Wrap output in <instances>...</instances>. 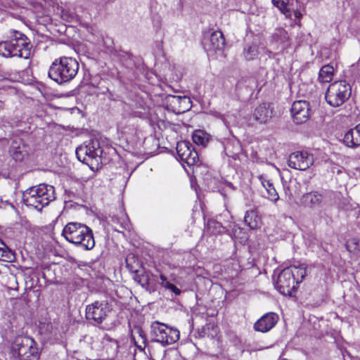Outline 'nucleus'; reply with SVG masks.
I'll return each instance as SVG.
<instances>
[{
    "instance_id": "obj_1",
    "label": "nucleus",
    "mask_w": 360,
    "mask_h": 360,
    "mask_svg": "<svg viewBox=\"0 0 360 360\" xmlns=\"http://www.w3.org/2000/svg\"><path fill=\"white\" fill-rule=\"evenodd\" d=\"M8 38V40L0 42V55L6 58H29L30 41L24 34L17 30H11Z\"/></svg>"
},
{
    "instance_id": "obj_2",
    "label": "nucleus",
    "mask_w": 360,
    "mask_h": 360,
    "mask_svg": "<svg viewBox=\"0 0 360 360\" xmlns=\"http://www.w3.org/2000/svg\"><path fill=\"white\" fill-rule=\"evenodd\" d=\"M62 235L68 242L81 246L84 250H89L95 246L92 231L85 224L68 223L63 228Z\"/></svg>"
},
{
    "instance_id": "obj_3",
    "label": "nucleus",
    "mask_w": 360,
    "mask_h": 360,
    "mask_svg": "<svg viewBox=\"0 0 360 360\" xmlns=\"http://www.w3.org/2000/svg\"><path fill=\"white\" fill-rule=\"evenodd\" d=\"M78 62L71 57H60L51 64L49 77L56 83L63 84L72 80L79 70Z\"/></svg>"
},
{
    "instance_id": "obj_4",
    "label": "nucleus",
    "mask_w": 360,
    "mask_h": 360,
    "mask_svg": "<svg viewBox=\"0 0 360 360\" xmlns=\"http://www.w3.org/2000/svg\"><path fill=\"white\" fill-rule=\"evenodd\" d=\"M55 198L53 186L44 184L31 187L23 194L25 204L27 206L33 207L39 211L48 205Z\"/></svg>"
},
{
    "instance_id": "obj_5",
    "label": "nucleus",
    "mask_w": 360,
    "mask_h": 360,
    "mask_svg": "<svg viewBox=\"0 0 360 360\" xmlns=\"http://www.w3.org/2000/svg\"><path fill=\"white\" fill-rule=\"evenodd\" d=\"M352 94V86L345 80L331 83L326 92V103L333 108L342 106L349 100Z\"/></svg>"
},
{
    "instance_id": "obj_6",
    "label": "nucleus",
    "mask_w": 360,
    "mask_h": 360,
    "mask_svg": "<svg viewBox=\"0 0 360 360\" xmlns=\"http://www.w3.org/2000/svg\"><path fill=\"white\" fill-rule=\"evenodd\" d=\"M150 328L154 341L163 346L172 345L179 339V331L177 329L168 327L159 321L153 322Z\"/></svg>"
},
{
    "instance_id": "obj_7",
    "label": "nucleus",
    "mask_w": 360,
    "mask_h": 360,
    "mask_svg": "<svg viewBox=\"0 0 360 360\" xmlns=\"http://www.w3.org/2000/svg\"><path fill=\"white\" fill-rule=\"evenodd\" d=\"M103 150L98 140H90L76 149L78 160L86 165H91L94 160L98 162Z\"/></svg>"
},
{
    "instance_id": "obj_8",
    "label": "nucleus",
    "mask_w": 360,
    "mask_h": 360,
    "mask_svg": "<svg viewBox=\"0 0 360 360\" xmlns=\"http://www.w3.org/2000/svg\"><path fill=\"white\" fill-rule=\"evenodd\" d=\"M225 39L220 31H214L210 36H205L202 46L208 55H213L222 51L225 46Z\"/></svg>"
},
{
    "instance_id": "obj_9",
    "label": "nucleus",
    "mask_w": 360,
    "mask_h": 360,
    "mask_svg": "<svg viewBox=\"0 0 360 360\" xmlns=\"http://www.w3.org/2000/svg\"><path fill=\"white\" fill-rule=\"evenodd\" d=\"M314 163V157L307 151H296L292 153L288 158V165L290 167L306 170Z\"/></svg>"
},
{
    "instance_id": "obj_10",
    "label": "nucleus",
    "mask_w": 360,
    "mask_h": 360,
    "mask_svg": "<svg viewBox=\"0 0 360 360\" xmlns=\"http://www.w3.org/2000/svg\"><path fill=\"white\" fill-rule=\"evenodd\" d=\"M177 154L183 162L188 166H194L199 162L198 153L194 150L192 144L188 141H181L176 145Z\"/></svg>"
},
{
    "instance_id": "obj_11",
    "label": "nucleus",
    "mask_w": 360,
    "mask_h": 360,
    "mask_svg": "<svg viewBox=\"0 0 360 360\" xmlns=\"http://www.w3.org/2000/svg\"><path fill=\"white\" fill-rule=\"evenodd\" d=\"M291 275V273L285 268L278 276L276 288L283 295L290 296L296 289L295 280Z\"/></svg>"
},
{
    "instance_id": "obj_12",
    "label": "nucleus",
    "mask_w": 360,
    "mask_h": 360,
    "mask_svg": "<svg viewBox=\"0 0 360 360\" xmlns=\"http://www.w3.org/2000/svg\"><path fill=\"white\" fill-rule=\"evenodd\" d=\"M274 108L271 103H263L258 105L250 115L249 121L258 124H265L272 117Z\"/></svg>"
},
{
    "instance_id": "obj_13",
    "label": "nucleus",
    "mask_w": 360,
    "mask_h": 360,
    "mask_svg": "<svg viewBox=\"0 0 360 360\" xmlns=\"http://www.w3.org/2000/svg\"><path fill=\"white\" fill-rule=\"evenodd\" d=\"M291 113L297 124L306 122L310 116L309 103L305 101H295L292 105Z\"/></svg>"
},
{
    "instance_id": "obj_14",
    "label": "nucleus",
    "mask_w": 360,
    "mask_h": 360,
    "mask_svg": "<svg viewBox=\"0 0 360 360\" xmlns=\"http://www.w3.org/2000/svg\"><path fill=\"white\" fill-rule=\"evenodd\" d=\"M106 316V304L103 302L96 301L86 307V318L87 320H91L96 323H101Z\"/></svg>"
},
{
    "instance_id": "obj_15",
    "label": "nucleus",
    "mask_w": 360,
    "mask_h": 360,
    "mask_svg": "<svg viewBox=\"0 0 360 360\" xmlns=\"http://www.w3.org/2000/svg\"><path fill=\"white\" fill-rule=\"evenodd\" d=\"M278 316L274 312H269L262 316L254 324V329L257 331L266 333L269 331L276 324Z\"/></svg>"
},
{
    "instance_id": "obj_16",
    "label": "nucleus",
    "mask_w": 360,
    "mask_h": 360,
    "mask_svg": "<svg viewBox=\"0 0 360 360\" xmlns=\"http://www.w3.org/2000/svg\"><path fill=\"white\" fill-rule=\"evenodd\" d=\"M9 153L15 161L21 162L28 155L27 146L20 138H15L12 141Z\"/></svg>"
},
{
    "instance_id": "obj_17",
    "label": "nucleus",
    "mask_w": 360,
    "mask_h": 360,
    "mask_svg": "<svg viewBox=\"0 0 360 360\" xmlns=\"http://www.w3.org/2000/svg\"><path fill=\"white\" fill-rule=\"evenodd\" d=\"M38 354V349L35 347V342L30 338L25 342V346L21 348L20 352L13 355V357L18 360H34L37 358Z\"/></svg>"
},
{
    "instance_id": "obj_18",
    "label": "nucleus",
    "mask_w": 360,
    "mask_h": 360,
    "mask_svg": "<svg viewBox=\"0 0 360 360\" xmlns=\"http://www.w3.org/2000/svg\"><path fill=\"white\" fill-rule=\"evenodd\" d=\"M167 99L172 110L176 113L184 112L191 107L190 99L186 96L169 95Z\"/></svg>"
},
{
    "instance_id": "obj_19",
    "label": "nucleus",
    "mask_w": 360,
    "mask_h": 360,
    "mask_svg": "<svg viewBox=\"0 0 360 360\" xmlns=\"http://www.w3.org/2000/svg\"><path fill=\"white\" fill-rule=\"evenodd\" d=\"M272 44L277 50H283L290 46V37L286 30L282 27L276 28L271 37Z\"/></svg>"
},
{
    "instance_id": "obj_20",
    "label": "nucleus",
    "mask_w": 360,
    "mask_h": 360,
    "mask_svg": "<svg viewBox=\"0 0 360 360\" xmlns=\"http://www.w3.org/2000/svg\"><path fill=\"white\" fill-rule=\"evenodd\" d=\"M343 143L346 146L352 148L360 146V123L345 133Z\"/></svg>"
},
{
    "instance_id": "obj_21",
    "label": "nucleus",
    "mask_w": 360,
    "mask_h": 360,
    "mask_svg": "<svg viewBox=\"0 0 360 360\" xmlns=\"http://www.w3.org/2000/svg\"><path fill=\"white\" fill-rule=\"evenodd\" d=\"M323 195L318 191H311L304 193L300 198V202L305 207L316 208L321 206Z\"/></svg>"
},
{
    "instance_id": "obj_22",
    "label": "nucleus",
    "mask_w": 360,
    "mask_h": 360,
    "mask_svg": "<svg viewBox=\"0 0 360 360\" xmlns=\"http://www.w3.org/2000/svg\"><path fill=\"white\" fill-rule=\"evenodd\" d=\"M244 221L251 229H255L261 226V218L257 212L251 210L247 211L244 217Z\"/></svg>"
},
{
    "instance_id": "obj_23",
    "label": "nucleus",
    "mask_w": 360,
    "mask_h": 360,
    "mask_svg": "<svg viewBox=\"0 0 360 360\" xmlns=\"http://www.w3.org/2000/svg\"><path fill=\"white\" fill-rule=\"evenodd\" d=\"M259 180L262 186L266 188L267 191L268 198L271 201L276 202L279 199V195L276 191L273 183L263 176L259 177Z\"/></svg>"
},
{
    "instance_id": "obj_24",
    "label": "nucleus",
    "mask_w": 360,
    "mask_h": 360,
    "mask_svg": "<svg viewBox=\"0 0 360 360\" xmlns=\"http://www.w3.org/2000/svg\"><path fill=\"white\" fill-rule=\"evenodd\" d=\"M285 269L291 273V276L295 280L296 284L302 282L306 275V268L302 264L299 266L292 265L285 268Z\"/></svg>"
},
{
    "instance_id": "obj_25",
    "label": "nucleus",
    "mask_w": 360,
    "mask_h": 360,
    "mask_svg": "<svg viewBox=\"0 0 360 360\" xmlns=\"http://www.w3.org/2000/svg\"><path fill=\"white\" fill-rule=\"evenodd\" d=\"M334 75V68L330 65H323L319 74V81L322 83L330 82Z\"/></svg>"
},
{
    "instance_id": "obj_26",
    "label": "nucleus",
    "mask_w": 360,
    "mask_h": 360,
    "mask_svg": "<svg viewBox=\"0 0 360 360\" xmlns=\"http://www.w3.org/2000/svg\"><path fill=\"white\" fill-rule=\"evenodd\" d=\"M210 136L203 130H195L193 135L192 139L193 142L198 145L205 147L210 140Z\"/></svg>"
},
{
    "instance_id": "obj_27",
    "label": "nucleus",
    "mask_w": 360,
    "mask_h": 360,
    "mask_svg": "<svg viewBox=\"0 0 360 360\" xmlns=\"http://www.w3.org/2000/svg\"><path fill=\"white\" fill-rule=\"evenodd\" d=\"M111 221L123 229H129L130 227L128 216L124 212H121L120 216H112Z\"/></svg>"
},
{
    "instance_id": "obj_28",
    "label": "nucleus",
    "mask_w": 360,
    "mask_h": 360,
    "mask_svg": "<svg viewBox=\"0 0 360 360\" xmlns=\"http://www.w3.org/2000/svg\"><path fill=\"white\" fill-rule=\"evenodd\" d=\"M30 338L26 336H18L15 338L11 345V352L13 356L18 352H20L21 348L25 346V342L29 340Z\"/></svg>"
},
{
    "instance_id": "obj_29",
    "label": "nucleus",
    "mask_w": 360,
    "mask_h": 360,
    "mask_svg": "<svg viewBox=\"0 0 360 360\" xmlns=\"http://www.w3.org/2000/svg\"><path fill=\"white\" fill-rule=\"evenodd\" d=\"M134 278L143 287L148 286L149 285V273L143 270H135Z\"/></svg>"
},
{
    "instance_id": "obj_30",
    "label": "nucleus",
    "mask_w": 360,
    "mask_h": 360,
    "mask_svg": "<svg viewBox=\"0 0 360 360\" xmlns=\"http://www.w3.org/2000/svg\"><path fill=\"white\" fill-rule=\"evenodd\" d=\"M272 3L286 18L291 17L292 11L288 8V0H272Z\"/></svg>"
},
{
    "instance_id": "obj_31",
    "label": "nucleus",
    "mask_w": 360,
    "mask_h": 360,
    "mask_svg": "<svg viewBox=\"0 0 360 360\" xmlns=\"http://www.w3.org/2000/svg\"><path fill=\"white\" fill-rule=\"evenodd\" d=\"M14 259V255L4 243L0 241V260L11 262Z\"/></svg>"
},
{
    "instance_id": "obj_32",
    "label": "nucleus",
    "mask_w": 360,
    "mask_h": 360,
    "mask_svg": "<svg viewBox=\"0 0 360 360\" xmlns=\"http://www.w3.org/2000/svg\"><path fill=\"white\" fill-rule=\"evenodd\" d=\"M243 54L247 60H252L255 59L258 55L257 46L255 44L248 46L244 49Z\"/></svg>"
},
{
    "instance_id": "obj_33",
    "label": "nucleus",
    "mask_w": 360,
    "mask_h": 360,
    "mask_svg": "<svg viewBox=\"0 0 360 360\" xmlns=\"http://www.w3.org/2000/svg\"><path fill=\"white\" fill-rule=\"evenodd\" d=\"M160 280H161V283H160V285L165 288L166 289H168L169 290H171L172 292H173L176 295H179L181 294V290L179 288H178L176 285H174V284L169 283L166 276H165L164 275H160Z\"/></svg>"
},
{
    "instance_id": "obj_34",
    "label": "nucleus",
    "mask_w": 360,
    "mask_h": 360,
    "mask_svg": "<svg viewBox=\"0 0 360 360\" xmlns=\"http://www.w3.org/2000/svg\"><path fill=\"white\" fill-rule=\"evenodd\" d=\"M207 227L209 229H212V232L219 233L222 226L221 224L214 219H210L207 221Z\"/></svg>"
},
{
    "instance_id": "obj_35",
    "label": "nucleus",
    "mask_w": 360,
    "mask_h": 360,
    "mask_svg": "<svg viewBox=\"0 0 360 360\" xmlns=\"http://www.w3.org/2000/svg\"><path fill=\"white\" fill-rule=\"evenodd\" d=\"M61 18L67 22H72L76 19V15L74 13L63 9L61 11Z\"/></svg>"
},
{
    "instance_id": "obj_36",
    "label": "nucleus",
    "mask_w": 360,
    "mask_h": 360,
    "mask_svg": "<svg viewBox=\"0 0 360 360\" xmlns=\"http://www.w3.org/2000/svg\"><path fill=\"white\" fill-rule=\"evenodd\" d=\"M332 170H333V172H335V170H336V172H337L338 174H339V173H341V172H342L341 168H340V167H338V166H335V167H333V168H332Z\"/></svg>"
},
{
    "instance_id": "obj_37",
    "label": "nucleus",
    "mask_w": 360,
    "mask_h": 360,
    "mask_svg": "<svg viewBox=\"0 0 360 360\" xmlns=\"http://www.w3.org/2000/svg\"><path fill=\"white\" fill-rule=\"evenodd\" d=\"M352 68H356L358 70L360 71V58L356 64L352 65Z\"/></svg>"
},
{
    "instance_id": "obj_38",
    "label": "nucleus",
    "mask_w": 360,
    "mask_h": 360,
    "mask_svg": "<svg viewBox=\"0 0 360 360\" xmlns=\"http://www.w3.org/2000/svg\"><path fill=\"white\" fill-rule=\"evenodd\" d=\"M210 328V326L209 325H207L205 326V327L202 328V333H204L203 335H200V337H204L205 336V330L207 329H209Z\"/></svg>"
},
{
    "instance_id": "obj_39",
    "label": "nucleus",
    "mask_w": 360,
    "mask_h": 360,
    "mask_svg": "<svg viewBox=\"0 0 360 360\" xmlns=\"http://www.w3.org/2000/svg\"><path fill=\"white\" fill-rule=\"evenodd\" d=\"M294 15L296 18H300L301 17V13L300 11H294Z\"/></svg>"
},
{
    "instance_id": "obj_40",
    "label": "nucleus",
    "mask_w": 360,
    "mask_h": 360,
    "mask_svg": "<svg viewBox=\"0 0 360 360\" xmlns=\"http://www.w3.org/2000/svg\"><path fill=\"white\" fill-rule=\"evenodd\" d=\"M112 342L114 343V345L115 346L116 351H117V349H118V347H119L117 341V340H113Z\"/></svg>"
},
{
    "instance_id": "obj_41",
    "label": "nucleus",
    "mask_w": 360,
    "mask_h": 360,
    "mask_svg": "<svg viewBox=\"0 0 360 360\" xmlns=\"http://www.w3.org/2000/svg\"><path fill=\"white\" fill-rule=\"evenodd\" d=\"M4 103L3 101H0V112L4 109Z\"/></svg>"
},
{
    "instance_id": "obj_42",
    "label": "nucleus",
    "mask_w": 360,
    "mask_h": 360,
    "mask_svg": "<svg viewBox=\"0 0 360 360\" xmlns=\"http://www.w3.org/2000/svg\"><path fill=\"white\" fill-rule=\"evenodd\" d=\"M129 257H127V258L126 259V262H127V264H128V261H129Z\"/></svg>"
},
{
    "instance_id": "obj_43",
    "label": "nucleus",
    "mask_w": 360,
    "mask_h": 360,
    "mask_svg": "<svg viewBox=\"0 0 360 360\" xmlns=\"http://www.w3.org/2000/svg\"><path fill=\"white\" fill-rule=\"evenodd\" d=\"M352 243L355 245H357V243L356 242H354V241H352Z\"/></svg>"
},
{
    "instance_id": "obj_44",
    "label": "nucleus",
    "mask_w": 360,
    "mask_h": 360,
    "mask_svg": "<svg viewBox=\"0 0 360 360\" xmlns=\"http://www.w3.org/2000/svg\"><path fill=\"white\" fill-rule=\"evenodd\" d=\"M347 249L349 250V244L347 245Z\"/></svg>"
}]
</instances>
